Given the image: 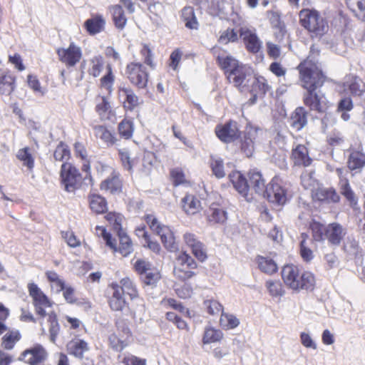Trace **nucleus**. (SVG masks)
Here are the masks:
<instances>
[{"label": "nucleus", "instance_id": "nucleus-36", "mask_svg": "<svg viewBox=\"0 0 365 365\" xmlns=\"http://www.w3.org/2000/svg\"><path fill=\"white\" fill-rule=\"evenodd\" d=\"M322 264L324 271L329 274H332L339 268L340 265V260L334 252H330L324 255Z\"/></svg>", "mask_w": 365, "mask_h": 365}, {"label": "nucleus", "instance_id": "nucleus-45", "mask_svg": "<svg viewBox=\"0 0 365 365\" xmlns=\"http://www.w3.org/2000/svg\"><path fill=\"white\" fill-rule=\"evenodd\" d=\"M310 229L312 232V237L315 241H322L326 238L327 236V227L322 224L313 222L310 225Z\"/></svg>", "mask_w": 365, "mask_h": 365}, {"label": "nucleus", "instance_id": "nucleus-7", "mask_svg": "<svg viewBox=\"0 0 365 365\" xmlns=\"http://www.w3.org/2000/svg\"><path fill=\"white\" fill-rule=\"evenodd\" d=\"M125 74L130 83L138 88L143 89L147 87L148 73L142 63L138 62L128 63L125 68Z\"/></svg>", "mask_w": 365, "mask_h": 365}, {"label": "nucleus", "instance_id": "nucleus-5", "mask_svg": "<svg viewBox=\"0 0 365 365\" xmlns=\"http://www.w3.org/2000/svg\"><path fill=\"white\" fill-rule=\"evenodd\" d=\"M176 264L173 273L177 279L186 281L196 274L193 270L197 268V262L186 252L179 254L176 258Z\"/></svg>", "mask_w": 365, "mask_h": 365}, {"label": "nucleus", "instance_id": "nucleus-16", "mask_svg": "<svg viewBox=\"0 0 365 365\" xmlns=\"http://www.w3.org/2000/svg\"><path fill=\"white\" fill-rule=\"evenodd\" d=\"M229 178L236 190L244 197L247 201L252 199L250 194L249 181L239 171H234L229 174Z\"/></svg>", "mask_w": 365, "mask_h": 365}, {"label": "nucleus", "instance_id": "nucleus-44", "mask_svg": "<svg viewBox=\"0 0 365 365\" xmlns=\"http://www.w3.org/2000/svg\"><path fill=\"white\" fill-rule=\"evenodd\" d=\"M118 129L122 138L129 139L132 137L133 133V123L131 120L125 118L118 124Z\"/></svg>", "mask_w": 365, "mask_h": 365}, {"label": "nucleus", "instance_id": "nucleus-52", "mask_svg": "<svg viewBox=\"0 0 365 365\" xmlns=\"http://www.w3.org/2000/svg\"><path fill=\"white\" fill-rule=\"evenodd\" d=\"M108 341L110 347L116 351H121L127 346L125 339L123 336L118 337L114 333L109 336Z\"/></svg>", "mask_w": 365, "mask_h": 365}, {"label": "nucleus", "instance_id": "nucleus-27", "mask_svg": "<svg viewBox=\"0 0 365 365\" xmlns=\"http://www.w3.org/2000/svg\"><path fill=\"white\" fill-rule=\"evenodd\" d=\"M340 185V192L349 202V205L354 211H359L360 207L358 205V200L351 188L349 180H342V183Z\"/></svg>", "mask_w": 365, "mask_h": 365}, {"label": "nucleus", "instance_id": "nucleus-18", "mask_svg": "<svg viewBox=\"0 0 365 365\" xmlns=\"http://www.w3.org/2000/svg\"><path fill=\"white\" fill-rule=\"evenodd\" d=\"M346 233V230L342 225L337 222H333L327 226L326 238L331 245L338 246Z\"/></svg>", "mask_w": 365, "mask_h": 365}, {"label": "nucleus", "instance_id": "nucleus-30", "mask_svg": "<svg viewBox=\"0 0 365 365\" xmlns=\"http://www.w3.org/2000/svg\"><path fill=\"white\" fill-rule=\"evenodd\" d=\"M217 61L221 68L225 71L227 76L241 64L232 56L225 54L218 55Z\"/></svg>", "mask_w": 365, "mask_h": 365}, {"label": "nucleus", "instance_id": "nucleus-57", "mask_svg": "<svg viewBox=\"0 0 365 365\" xmlns=\"http://www.w3.org/2000/svg\"><path fill=\"white\" fill-rule=\"evenodd\" d=\"M237 39V33L233 29H227L221 34L219 42L222 44H227L230 42H235Z\"/></svg>", "mask_w": 365, "mask_h": 365}, {"label": "nucleus", "instance_id": "nucleus-11", "mask_svg": "<svg viewBox=\"0 0 365 365\" xmlns=\"http://www.w3.org/2000/svg\"><path fill=\"white\" fill-rule=\"evenodd\" d=\"M252 78L254 76L252 68L242 63L227 75L230 83L239 88L249 87L252 84Z\"/></svg>", "mask_w": 365, "mask_h": 365}, {"label": "nucleus", "instance_id": "nucleus-54", "mask_svg": "<svg viewBox=\"0 0 365 365\" xmlns=\"http://www.w3.org/2000/svg\"><path fill=\"white\" fill-rule=\"evenodd\" d=\"M314 171L304 170L301 175V183L305 189H311L315 185Z\"/></svg>", "mask_w": 365, "mask_h": 365}, {"label": "nucleus", "instance_id": "nucleus-15", "mask_svg": "<svg viewBox=\"0 0 365 365\" xmlns=\"http://www.w3.org/2000/svg\"><path fill=\"white\" fill-rule=\"evenodd\" d=\"M47 352L41 344H36L22 352L19 359L29 365H38L46 360Z\"/></svg>", "mask_w": 365, "mask_h": 365}, {"label": "nucleus", "instance_id": "nucleus-24", "mask_svg": "<svg viewBox=\"0 0 365 365\" xmlns=\"http://www.w3.org/2000/svg\"><path fill=\"white\" fill-rule=\"evenodd\" d=\"M106 20L102 15H96L84 22V26L90 35L101 33L105 29Z\"/></svg>", "mask_w": 365, "mask_h": 365}, {"label": "nucleus", "instance_id": "nucleus-62", "mask_svg": "<svg viewBox=\"0 0 365 365\" xmlns=\"http://www.w3.org/2000/svg\"><path fill=\"white\" fill-rule=\"evenodd\" d=\"M170 176L175 186L183 184L185 182V174L180 168H175L170 170Z\"/></svg>", "mask_w": 365, "mask_h": 365}, {"label": "nucleus", "instance_id": "nucleus-19", "mask_svg": "<svg viewBox=\"0 0 365 365\" xmlns=\"http://www.w3.org/2000/svg\"><path fill=\"white\" fill-rule=\"evenodd\" d=\"M16 78L9 71L0 68V93L9 96L15 89Z\"/></svg>", "mask_w": 365, "mask_h": 365}, {"label": "nucleus", "instance_id": "nucleus-60", "mask_svg": "<svg viewBox=\"0 0 365 365\" xmlns=\"http://www.w3.org/2000/svg\"><path fill=\"white\" fill-rule=\"evenodd\" d=\"M118 153L123 167L128 170H131L133 160L130 158L129 150L126 148L120 149Z\"/></svg>", "mask_w": 365, "mask_h": 365}, {"label": "nucleus", "instance_id": "nucleus-50", "mask_svg": "<svg viewBox=\"0 0 365 365\" xmlns=\"http://www.w3.org/2000/svg\"><path fill=\"white\" fill-rule=\"evenodd\" d=\"M70 156V150L68 147L63 142H60L57 145L54 153L53 158L56 161H63L67 160Z\"/></svg>", "mask_w": 365, "mask_h": 365}, {"label": "nucleus", "instance_id": "nucleus-42", "mask_svg": "<svg viewBox=\"0 0 365 365\" xmlns=\"http://www.w3.org/2000/svg\"><path fill=\"white\" fill-rule=\"evenodd\" d=\"M210 167L212 173L217 178H222L225 176L223 160L216 155L210 156Z\"/></svg>", "mask_w": 365, "mask_h": 365}, {"label": "nucleus", "instance_id": "nucleus-33", "mask_svg": "<svg viewBox=\"0 0 365 365\" xmlns=\"http://www.w3.org/2000/svg\"><path fill=\"white\" fill-rule=\"evenodd\" d=\"M112 13L114 24L118 29L123 30L127 23V19L125 16L122 6L114 5L110 8Z\"/></svg>", "mask_w": 365, "mask_h": 365}, {"label": "nucleus", "instance_id": "nucleus-51", "mask_svg": "<svg viewBox=\"0 0 365 365\" xmlns=\"http://www.w3.org/2000/svg\"><path fill=\"white\" fill-rule=\"evenodd\" d=\"M140 279L145 285L154 287L160 279V276L157 271L150 269L146 274L140 277Z\"/></svg>", "mask_w": 365, "mask_h": 365}, {"label": "nucleus", "instance_id": "nucleus-29", "mask_svg": "<svg viewBox=\"0 0 365 365\" xmlns=\"http://www.w3.org/2000/svg\"><path fill=\"white\" fill-rule=\"evenodd\" d=\"M120 91L122 93V95L125 96L124 108L126 110L132 111L140 104L139 97L130 87L121 88Z\"/></svg>", "mask_w": 365, "mask_h": 365}, {"label": "nucleus", "instance_id": "nucleus-22", "mask_svg": "<svg viewBox=\"0 0 365 365\" xmlns=\"http://www.w3.org/2000/svg\"><path fill=\"white\" fill-rule=\"evenodd\" d=\"M249 185H250V190H255L256 194L259 195H264L265 192V184L264 180L262 178L260 172L252 170L249 172Z\"/></svg>", "mask_w": 365, "mask_h": 365}, {"label": "nucleus", "instance_id": "nucleus-1", "mask_svg": "<svg viewBox=\"0 0 365 365\" xmlns=\"http://www.w3.org/2000/svg\"><path fill=\"white\" fill-rule=\"evenodd\" d=\"M302 86L306 90L303 94L304 104L310 110L324 113L327 108L325 96L317 92L321 88L326 76L323 74L320 65L307 59L298 66Z\"/></svg>", "mask_w": 365, "mask_h": 365}, {"label": "nucleus", "instance_id": "nucleus-43", "mask_svg": "<svg viewBox=\"0 0 365 365\" xmlns=\"http://www.w3.org/2000/svg\"><path fill=\"white\" fill-rule=\"evenodd\" d=\"M223 337V334L220 329L212 327H207L205 330L202 341L205 344L214 343L220 341Z\"/></svg>", "mask_w": 365, "mask_h": 365}, {"label": "nucleus", "instance_id": "nucleus-34", "mask_svg": "<svg viewBox=\"0 0 365 365\" xmlns=\"http://www.w3.org/2000/svg\"><path fill=\"white\" fill-rule=\"evenodd\" d=\"M347 164L351 170H361L365 166V154L353 151L349 156Z\"/></svg>", "mask_w": 365, "mask_h": 365}, {"label": "nucleus", "instance_id": "nucleus-20", "mask_svg": "<svg viewBox=\"0 0 365 365\" xmlns=\"http://www.w3.org/2000/svg\"><path fill=\"white\" fill-rule=\"evenodd\" d=\"M289 125L295 131L301 130L307 124V112L303 107H297L289 120Z\"/></svg>", "mask_w": 365, "mask_h": 365}, {"label": "nucleus", "instance_id": "nucleus-55", "mask_svg": "<svg viewBox=\"0 0 365 365\" xmlns=\"http://www.w3.org/2000/svg\"><path fill=\"white\" fill-rule=\"evenodd\" d=\"M204 306L207 309V312L212 315L222 313L223 311L222 305L215 299L205 300L204 302Z\"/></svg>", "mask_w": 365, "mask_h": 365}, {"label": "nucleus", "instance_id": "nucleus-46", "mask_svg": "<svg viewBox=\"0 0 365 365\" xmlns=\"http://www.w3.org/2000/svg\"><path fill=\"white\" fill-rule=\"evenodd\" d=\"M220 323L223 328L231 329L237 327L240 324V321L235 316L222 312Z\"/></svg>", "mask_w": 365, "mask_h": 365}, {"label": "nucleus", "instance_id": "nucleus-37", "mask_svg": "<svg viewBox=\"0 0 365 365\" xmlns=\"http://www.w3.org/2000/svg\"><path fill=\"white\" fill-rule=\"evenodd\" d=\"M118 237L120 240L118 252L123 257H127L133 251L132 241L128 235L123 232L121 228H120L118 232Z\"/></svg>", "mask_w": 365, "mask_h": 365}, {"label": "nucleus", "instance_id": "nucleus-26", "mask_svg": "<svg viewBox=\"0 0 365 365\" xmlns=\"http://www.w3.org/2000/svg\"><path fill=\"white\" fill-rule=\"evenodd\" d=\"M292 158L297 165L309 166L312 160L308 155V150L303 145H298L292 150Z\"/></svg>", "mask_w": 365, "mask_h": 365}, {"label": "nucleus", "instance_id": "nucleus-35", "mask_svg": "<svg viewBox=\"0 0 365 365\" xmlns=\"http://www.w3.org/2000/svg\"><path fill=\"white\" fill-rule=\"evenodd\" d=\"M93 129L95 135L101 139L108 146H111L116 143L117 139L114 134L110 132L106 127L96 125Z\"/></svg>", "mask_w": 365, "mask_h": 365}, {"label": "nucleus", "instance_id": "nucleus-49", "mask_svg": "<svg viewBox=\"0 0 365 365\" xmlns=\"http://www.w3.org/2000/svg\"><path fill=\"white\" fill-rule=\"evenodd\" d=\"M91 68L88 70L89 74L93 77H98L103 66V58L101 56H96L91 60Z\"/></svg>", "mask_w": 365, "mask_h": 365}, {"label": "nucleus", "instance_id": "nucleus-47", "mask_svg": "<svg viewBox=\"0 0 365 365\" xmlns=\"http://www.w3.org/2000/svg\"><path fill=\"white\" fill-rule=\"evenodd\" d=\"M48 321L50 323L49 326V332H50V339L52 342H55L56 336L58 334L60 327L57 320L56 315L54 312H51L48 314Z\"/></svg>", "mask_w": 365, "mask_h": 365}, {"label": "nucleus", "instance_id": "nucleus-63", "mask_svg": "<svg viewBox=\"0 0 365 365\" xmlns=\"http://www.w3.org/2000/svg\"><path fill=\"white\" fill-rule=\"evenodd\" d=\"M191 250L192 254L198 260L204 262L207 259L206 250L205 245L201 242L196 244Z\"/></svg>", "mask_w": 365, "mask_h": 365}, {"label": "nucleus", "instance_id": "nucleus-32", "mask_svg": "<svg viewBox=\"0 0 365 365\" xmlns=\"http://www.w3.org/2000/svg\"><path fill=\"white\" fill-rule=\"evenodd\" d=\"M181 18L185 22V25L187 29H197L198 22L197 21L193 7H184L181 11Z\"/></svg>", "mask_w": 365, "mask_h": 365}, {"label": "nucleus", "instance_id": "nucleus-17", "mask_svg": "<svg viewBox=\"0 0 365 365\" xmlns=\"http://www.w3.org/2000/svg\"><path fill=\"white\" fill-rule=\"evenodd\" d=\"M100 187L101 190L109 191L111 194L121 192L123 182L120 173L113 170L109 177L101 182Z\"/></svg>", "mask_w": 365, "mask_h": 365}, {"label": "nucleus", "instance_id": "nucleus-48", "mask_svg": "<svg viewBox=\"0 0 365 365\" xmlns=\"http://www.w3.org/2000/svg\"><path fill=\"white\" fill-rule=\"evenodd\" d=\"M344 250L349 255L356 256L360 252V247L353 237H348L344 245Z\"/></svg>", "mask_w": 365, "mask_h": 365}, {"label": "nucleus", "instance_id": "nucleus-12", "mask_svg": "<svg viewBox=\"0 0 365 365\" xmlns=\"http://www.w3.org/2000/svg\"><path fill=\"white\" fill-rule=\"evenodd\" d=\"M262 130L252 126L247 127L240 140L241 151L248 158L252 156L255 143L259 140Z\"/></svg>", "mask_w": 365, "mask_h": 365}, {"label": "nucleus", "instance_id": "nucleus-10", "mask_svg": "<svg viewBox=\"0 0 365 365\" xmlns=\"http://www.w3.org/2000/svg\"><path fill=\"white\" fill-rule=\"evenodd\" d=\"M28 289L29 295L33 299L36 313L41 317H45L46 316L45 309L51 307L52 303L36 284H29Z\"/></svg>", "mask_w": 365, "mask_h": 365}, {"label": "nucleus", "instance_id": "nucleus-61", "mask_svg": "<svg viewBox=\"0 0 365 365\" xmlns=\"http://www.w3.org/2000/svg\"><path fill=\"white\" fill-rule=\"evenodd\" d=\"M96 230L97 231H100V235L102 236L103 240L106 241V244L107 246L110 247L112 250H113L115 252H116L117 247L116 244L115 242V240H113L111 235L106 231V229L105 227H101V226H96Z\"/></svg>", "mask_w": 365, "mask_h": 365}, {"label": "nucleus", "instance_id": "nucleus-21", "mask_svg": "<svg viewBox=\"0 0 365 365\" xmlns=\"http://www.w3.org/2000/svg\"><path fill=\"white\" fill-rule=\"evenodd\" d=\"M66 346L70 355L80 359H83L84 353L89 350L88 343L81 339H72L67 344Z\"/></svg>", "mask_w": 365, "mask_h": 365}, {"label": "nucleus", "instance_id": "nucleus-9", "mask_svg": "<svg viewBox=\"0 0 365 365\" xmlns=\"http://www.w3.org/2000/svg\"><path fill=\"white\" fill-rule=\"evenodd\" d=\"M61 183L64 190L73 192L77 188V182L81 179L78 170L71 163H64L61 169Z\"/></svg>", "mask_w": 365, "mask_h": 365}, {"label": "nucleus", "instance_id": "nucleus-6", "mask_svg": "<svg viewBox=\"0 0 365 365\" xmlns=\"http://www.w3.org/2000/svg\"><path fill=\"white\" fill-rule=\"evenodd\" d=\"M263 197L274 205H284L288 200L287 188L278 179L273 178L266 186Z\"/></svg>", "mask_w": 365, "mask_h": 365}, {"label": "nucleus", "instance_id": "nucleus-56", "mask_svg": "<svg viewBox=\"0 0 365 365\" xmlns=\"http://www.w3.org/2000/svg\"><path fill=\"white\" fill-rule=\"evenodd\" d=\"M253 89L258 88L259 92L265 94L269 89L270 86L267 83V80L262 76L255 77L252 78V84Z\"/></svg>", "mask_w": 365, "mask_h": 365}, {"label": "nucleus", "instance_id": "nucleus-23", "mask_svg": "<svg viewBox=\"0 0 365 365\" xmlns=\"http://www.w3.org/2000/svg\"><path fill=\"white\" fill-rule=\"evenodd\" d=\"M314 198L326 203H336L340 200L339 195L333 188L319 187L314 194Z\"/></svg>", "mask_w": 365, "mask_h": 365}, {"label": "nucleus", "instance_id": "nucleus-2", "mask_svg": "<svg viewBox=\"0 0 365 365\" xmlns=\"http://www.w3.org/2000/svg\"><path fill=\"white\" fill-rule=\"evenodd\" d=\"M282 277L284 283L295 291H312L315 286L314 274L309 271L300 272L299 267L294 264L284 266Z\"/></svg>", "mask_w": 365, "mask_h": 365}, {"label": "nucleus", "instance_id": "nucleus-38", "mask_svg": "<svg viewBox=\"0 0 365 365\" xmlns=\"http://www.w3.org/2000/svg\"><path fill=\"white\" fill-rule=\"evenodd\" d=\"M91 209L97 214L104 213L107 211V202L104 197L99 195H91L89 196Z\"/></svg>", "mask_w": 365, "mask_h": 365}, {"label": "nucleus", "instance_id": "nucleus-31", "mask_svg": "<svg viewBox=\"0 0 365 365\" xmlns=\"http://www.w3.org/2000/svg\"><path fill=\"white\" fill-rule=\"evenodd\" d=\"M182 208L188 215H194L200 211V202L193 195L187 194L182 199Z\"/></svg>", "mask_w": 365, "mask_h": 365}, {"label": "nucleus", "instance_id": "nucleus-8", "mask_svg": "<svg viewBox=\"0 0 365 365\" xmlns=\"http://www.w3.org/2000/svg\"><path fill=\"white\" fill-rule=\"evenodd\" d=\"M56 53L58 60L67 68L74 67L82 58V50L75 43L71 42L67 48H58Z\"/></svg>", "mask_w": 365, "mask_h": 365}, {"label": "nucleus", "instance_id": "nucleus-25", "mask_svg": "<svg viewBox=\"0 0 365 365\" xmlns=\"http://www.w3.org/2000/svg\"><path fill=\"white\" fill-rule=\"evenodd\" d=\"M207 218L210 223H224L227 219L226 211L218 205H212L207 211Z\"/></svg>", "mask_w": 365, "mask_h": 365}, {"label": "nucleus", "instance_id": "nucleus-59", "mask_svg": "<svg viewBox=\"0 0 365 365\" xmlns=\"http://www.w3.org/2000/svg\"><path fill=\"white\" fill-rule=\"evenodd\" d=\"M302 237H303V240L300 242V255L304 261L309 262L313 259L314 254L312 250L305 245L306 235L304 234H302Z\"/></svg>", "mask_w": 365, "mask_h": 365}, {"label": "nucleus", "instance_id": "nucleus-41", "mask_svg": "<svg viewBox=\"0 0 365 365\" xmlns=\"http://www.w3.org/2000/svg\"><path fill=\"white\" fill-rule=\"evenodd\" d=\"M259 269L267 274H272L277 271L275 262L269 258L259 257L257 259Z\"/></svg>", "mask_w": 365, "mask_h": 365}, {"label": "nucleus", "instance_id": "nucleus-3", "mask_svg": "<svg viewBox=\"0 0 365 365\" xmlns=\"http://www.w3.org/2000/svg\"><path fill=\"white\" fill-rule=\"evenodd\" d=\"M299 16L301 26L315 36H322L328 31L327 20L317 10L304 9Z\"/></svg>", "mask_w": 365, "mask_h": 365}, {"label": "nucleus", "instance_id": "nucleus-13", "mask_svg": "<svg viewBox=\"0 0 365 365\" xmlns=\"http://www.w3.org/2000/svg\"><path fill=\"white\" fill-rule=\"evenodd\" d=\"M240 37L242 38L246 49L253 54L258 53L262 46V41L258 37L255 29L241 27Z\"/></svg>", "mask_w": 365, "mask_h": 365}, {"label": "nucleus", "instance_id": "nucleus-64", "mask_svg": "<svg viewBox=\"0 0 365 365\" xmlns=\"http://www.w3.org/2000/svg\"><path fill=\"white\" fill-rule=\"evenodd\" d=\"M134 267L135 271L142 277L151 269V264L148 261L140 259L135 262Z\"/></svg>", "mask_w": 365, "mask_h": 365}, {"label": "nucleus", "instance_id": "nucleus-53", "mask_svg": "<svg viewBox=\"0 0 365 365\" xmlns=\"http://www.w3.org/2000/svg\"><path fill=\"white\" fill-rule=\"evenodd\" d=\"M19 160L24 162V165L27 166L29 169L34 168V158L29 152V148L20 149L16 155Z\"/></svg>", "mask_w": 365, "mask_h": 365}, {"label": "nucleus", "instance_id": "nucleus-39", "mask_svg": "<svg viewBox=\"0 0 365 365\" xmlns=\"http://www.w3.org/2000/svg\"><path fill=\"white\" fill-rule=\"evenodd\" d=\"M20 339L21 334L19 331L12 330L3 336L1 346L4 349L11 350Z\"/></svg>", "mask_w": 365, "mask_h": 365}, {"label": "nucleus", "instance_id": "nucleus-4", "mask_svg": "<svg viewBox=\"0 0 365 365\" xmlns=\"http://www.w3.org/2000/svg\"><path fill=\"white\" fill-rule=\"evenodd\" d=\"M145 221L150 228L160 237L161 242L165 249L170 252L178 250V245L173 231L168 226L162 225L153 215H147Z\"/></svg>", "mask_w": 365, "mask_h": 365}, {"label": "nucleus", "instance_id": "nucleus-28", "mask_svg": "<svg viewBox=\"0 0 365 365\" xmlns=\"http://www.w3.org/2000/svg\"><path fill=\"white\" fill-rule=\"evenodd\" d=\"M113 289V294L109 300V304L110 308L114 311L122 310L125 305V300L120 292L119 285L113 283L111 284Z\"/></svg>", "mask_w": 365, "mask_h": 365}, {"label": "nucleus", "instance_id": "nucleus-40", "mask_svg": "<svg viewBox=\"0 0 365 365\" xmlns=\"http://www.w3.org/2000/svg\"><path fill=\"white\" fill-rule=\"evenodd\" d=\"M119 288L122 294H128L131 299L138 297V291L133 281L128 277L123 278L120 282Z\"/></svg>", "mask_w": 365, "mask_h": 365}, {"label": "nucleus", "instance_id": "nucleus-14", "mask_svg": "<svg viewBox=\"0 0 365 365\" xmlns=\"http://www.w3.org/2000/svg\"><path fill=\"white\" fill-rule=\"evenodd\" d=\"M215 133L223 143H230L240 136V130L235 121L230 120L225 124L218 125L215 128Z\"/></svg>", "mask_w": 365, "mask_h": 365}, {"label": "nucleus", "instance_id": "nucleus-58", "mask_svg": "<svg viewBox=\"0 0 365 365\" xmlns=\"http://www.w3.org/2000/svg\"><path fill=\"white\" fill-rule=\"evenodd\" d=\"M266 286L269 294L273 297L282 296L284 294L282 285L279 281H267Z\"/></svg>", "mask_w": 365, "mask_h": 365}]
</instances>
